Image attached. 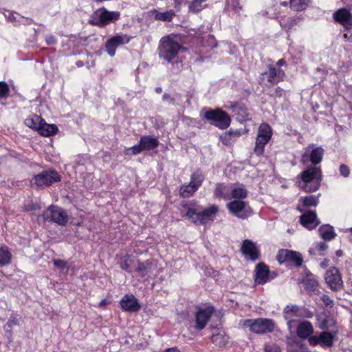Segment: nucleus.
Returning <instances> with one entry per match:
<instances>
[{
	"instance_id": "8",
	"label": "nucleus",
	"mask_w": 352,
	"mask_h": 352,
	"mask_svg": "<svg viewBox=\"0 0 352 352\" xmlns=\"http://www.w3.org/2000/svg\"><path fill=\"white\" fill-rule=\"evenodd\" d=\"M229 212L237 218L245 219L252 214V210L248 204L243 200H232L227 204Z\"/></svg>"
},
{
	"instance_id": "35",
	"label": "nucleus",
	"mask_w": 352,
	"mask_h": 352,
	"mask_svg": "<svg viewBox=\"0 0 352 352\" xmlns=\"http://www.w3.org/2000/svg\"><path fill=\"white\" fill-rule=\"evenodd\" d=\"M12 254L7 248H0V266L9 264L11 261Z\"/></svg>"
},
{
	"instance_id": "36",
	"label": "nucleus",
	"mask_w": 352,
	"mask_h": 352,
	"mask_svg": "<svg viewBox=\"0 0 352 352\" xmlns=\"http://www.w3.org/2000/svg\"><path fill=\"white\" fill-rule=\"evenodd\" d=\"M309 0H289L290 7L296 11H301L306 8Z\"/></svg>"
},
{
	"instance_id": "57",
	"label": "nucleus",
	"mask_w": 352,
	"mask_h": 352,
	"mask_svg": "<svg viewBox=\"0 0 352 352\" xmlns=\"http://www.w3.org/2000/svg\"><path fill=\"white\" fill-rule=\"evenodd\" d=\"M328 261L327 260H325L324 261H322L321 263H320V266L322 267V268H325L327 265H328Z\"/></svg>"
},
{
	"instance_id": "56",
	"label": "nucleus",
	"mask_w": 352,
	"mask_h": 352,
	"mask_svg": "<svg viewBox=\"0 0 352 352\" xmlns=\"http://www.w3.org/2000/svg\"><path fill=\"white\" fill-rule=\"evenodd\" d=\"M285 64V61L283 58L278 60L277 62V65H278V66H282V65H284Z\"/></svg>"
},
{
	"instance_id": "26",
	"label": "nucleus",
	"mask_w": 352,
	"mask_h": 352,
	"mask_svg": "<svg viewBox=\"0 0 352 352\" xmlns=\"http://www.w3.org/2000/svg\"><path fill=\"white\" fill-rule=\"evenodd\" d=\"M211 340L215 345L223 346L227 344L228 337L223 331L214 329L211 336Z\"/></svg>"
},
{
	"instance_id": "32",
	"label": "nucleus",
	"mask_w": 352,
	"mask_h": 352,
	"mask_svg": "<svg viewBox=\"0 0 352 352\" xmlns=\"http://www.w3.org/2000/svg\"><path fill=\"white\" fill-rule=\"evenodd\" d=\"M270 139L256 137L254 152L258 155H261L264 152L265 145L270 141Z\"/></svg>"
},
{
	"instance_id": "44",
	"label": "nucleus",
	"mask_w": 352,
	"mask_h": 352,
	"mask_svg": "<svg viewBox=\"0 0 352 352\" xmlns=\"http://www.w3.org/2000/svg\"><path fill=\"white\" fill-rule=\"evenodd\" d=\"M143 151H144V150L143 149V147L140 142L138 144L134 145L133 146L127 148L126 153L131 154V155H138Z\"/></svg>"
},
{
	"instance_id": "4",
	"label": "nucleus",
	"mask_w": 352,
	"mask_h": 352,
	"mask_svg": "<svg viewBox=\"0 0 352 352\" xmlns=\"http://www.w3.org/2000/svg\"><path fill=\"white\" fill-rule=\"evenodd\" d=\"M239 324L243 327H249L252 332L258 334L270 333L274 329V321L267 318L243 320Z\"/></svg>"
},
{
	"instance_id": "29",
	"label": "nucleus",
	"mask_w": 352,
	"mask_h": 352,
	"mask_svg": "<svg viewBox=\"0 0 352 352\" xmlns=\"http://www.w3.org/2000/svg\"><path fill=\"white\" fill-rule=\"evenodd\" d=\"M320 236L326 241H330L336 236V233L333 231V227L326 225L322 226L319 228Z\"/></svg>"
},
{
	"instance_id": "24",
	"label": "nucleus",
	"mask_w": 352,
	"mask_h": 352,
	"mask_svg": "<svg viewBox=\"0 0 352 352\" xmlns=\"http://www.w3.org/2000/svg\"><path fill=\"white\" fill-rule=\"evenodd\" d=\"M300 316V309L296 305H287L284 309V317L289 327Z\"/></svg>"
},
{
	"instance_id": "13",
	"label": "nucleus",
	"mask_w": 352,
	"mask_h": 352,
	"mask_svg": "<svg viewBox=\"0 0 352 352\" xmlns=\"http://www.w3.org/2000/svg\"><path fill=\"white\" fill-rule=\"evenodd\" d=\"M276 276V274L270 272L268 266L263 263H260L256 266L254 276V283L256 285H263L274 279Z\"/></svg>"
},
{
	"instance_id": "62",
	"label": "nucleus",
	"mask_w": 352,
	"mask_h": 352,
	"mask_svg": "<svg viewBox=\"0 0 352 352\" xmlns=\"http://www.w3.org/2000/svg\"><path fill=\"white\" fill-rule=\"evenodd\" d=\"M156 91H157V92H160V91H161V89H160V88H157V89H156Z\"/></svg>"
},
{
	"instance_id": "30",
	"label": "nucleus",
	"mask_w": 352,
	"mask_h": 352,
	"mask_svg": "<svg viewBox=\"0 0 352 352\" xmlns=\"http://www.w3.org/2000/svg\"><path fill=\"white\" fill-rule=\"evenodd\" d=\"M206 1V0H192L188 5L189 12L199 13L206 8V6L204 5V3Z\"/></svg>"
},
{
	"instance_id": "1",
	"label": "nucleus",
	"mask_w": 352,
	"mask_h": 352,
	"mask_svg": "<svg viewBox=\"0 0 352 352\" xmlns=\"http://www.w3.org/2000/svg\"><path fill=\"white\" fill-rule=\"evenodd\" d=\"M319 327L323 331L320 332L318 336L314 335L309 337V344L312 346L320 345L322 347L332 346L335 337L338 333L335 320L333 318H327L320 322Z\"/></svg>"
},
{
	"instance_id": "31",
	"label": "nucleus",
	"mask_w": 352,
	"mask_h": 352,
	"mask_svg": "<svg viewBox=\"0 0 352 352\" xmlns=\"http://www.w3.org/2000/svg\"><path fill=\"white\" fill-rule=\"evenodd\" d=\"M42 121L43 120L41 117L36 115H33L25 120V124L27 126L38 131Z\"/></svg>"
},
{
	"instance_id": "15",
	"label": "nucleus",
	"mask_w": 352,
	"mask_h": 352,
	"mask_svg": "<svg viewBox=\"0 0 352 352\" xmlns=\"http://www.w3.org/2000/svg\"><path fill=\"white\" fill-rule=\"evenodd\" d=\"M213 312L214 309L212 307L199 309L195 316L194 324L191 327L197 331L202 330L206 327Z\"/></svg>"
},
{
	"instance_id": "33",
	"label": "nucleus",
	"mask_w": 352,
	"mask_h": 352,
	"mask_svg": "<svg viewBox=\"0 0 352 352\" xmlns=\"http://www.w3.org/2000/svg\"><path fill=\"white\" fill-rule=\"evenodd\" d=\"M151 263L149 261H146L145 263L138 262L135 271L139 273L140 276L144 277L151 271Z\"/></svg>"
},
{
	"instance_id": "49",
	"label": "nucleus",
	"mask_w": 352,
	"mask_h": 352,
	"mask_svg": "<svg viewBox=\"0 0 352 352\" xmlns=\"http://www.w3.org/2000/svg\"><path fill=\"white\" fill-rule=\"evenodd\" d=\"M340 173L344 177H347L349 175L350 170L348 166L344 164H341L340 166Z\"/></svg>"
},
{
	"instance_id": "19",
	"label": "nucleus",
	"mask_w": 352,
	"mask_h": 352,
	"mask_svg": "<svg viewBox=\"0 0 352 352\" xmlns=\"http://www.w3.org/2000/svg\"><path fill=\"white\" fill-rule=\"evenodd\" d=\"M122 308L126 311L136 312L140 309L138 299L133 295H125L120 300Z\"/></svg>"
},
{
	"instance_id": "54",
	"label": "nucleus",
	"mask_w": 352,
	"mask_h": 352,
	"mask_svg": "<svg viewBox=\"0 0 352 352\" xmlns=\"http://www.w3.org/2000/svg\"><path fill=\"white\" fill-rule=\"evenodd\" d=\"M121 267L122 269L126 270V271H128L129 270V264L125 261L124 263H122L121 264Z\"/></svg>"
},
{
	"instance_id": "52",
	"label": "nucleus",
	"mask_w": 352,
	"mask_h": 352,
	"mask_svg": "<svg viewBox=\"0 0 352 352\" xmlns=\"http://www.w3.org/2000/svg\"><path fill=\"white\" fill-rule=\"evenodd\" d=\"M162 98L164 101H168L170 103H174V99L169 94H164Z\"/></svg>"
},
{
	"instance_id": "6",
	"label": "nucleus",
	"mask_w": 352,
	"mask_h": 352,
	"mask_svg": "<svg viewBox=\"0 0 352 352\" xmlns=\"http://www.w3.org/2000/svg\"><path fill=\"white\" fill-rule=\"evenodd\" d=\"M204 118L214 122V125L221 129L228 128L231 122L230 117L220 109H210L205 112Z\"/></svg>"
},
{
	"instance_id": "16",
	"label": "nucleus",
	"mask_w": 352,
	"mask_h": 352,
	"mask_svg": "<svg viewBox=\"0 0 352 352\" xmlns=\"http://www.w3.org/2000/svg\"><path fill=\"white\" fill-rule=\"evenodd\" d=\"M47 217L51 218V221L59 225L64 226L67 223L68 216L61 208L52 206L48 208L45 213Z\"/></svg>"
},
{
	"instance_id": "21",
	"label": "nucleus",
	"mask_w": 352,
	"mask_h": 352,
	"mask_svg": "<svg viewBox=\"0 0 352 352\" xmlns=\"http://www.w3.org/2000/svg\"><path fill=\"white\" fill-rule=\"evenodd\" d=\"M300 223L308 229H314L319 224L316 214L314 211H307L302 214Z\"/></svg>"
},
{
	"instance_id": "59",
	"label": "nucleus",
	"mask_w": 352,
	"mask_h": 352,
	"mask_svg": "<svg viewBox=\"0 0 352 352\" xmlns=\"http://www.w3.org/2000/svg\"><path fill=\"white\" fill-rule=\"evenodd\" d=\"M349 231L351 232V234L349 236L350 241H352V228L349 229Z\"/></svg>"
},
{
	"instance_id": "61",
	"label": "nucleus",
	"mask_w": 352,
	"mask_h": 352,
	"mask_svg": "<svg viewBox=\"0 0 352 352\" xmlns=\"http://www.w3.org/2000/svg\"><path fill=\"white\" fill-rule=\"evenodd\" d=\"M296 19H293V21H294V23H291L289 26H292V25H293L294 23H296Z\"/></svg>"
},
{
	"instance_id": "63",
	"label": "nucleus",
	"mask_w": 352,
	"mask_h": 352,
	"mask_svg": "<svg viewBox=\"0 0 352 352\" xmlns=\"http://www.w3.org/2000/svg\"><path fill=\"white\" fill-rule=\"evenodd\" d=\"M233 2H234L236 5H238V2L235 0H232Z\"/></svg>"
},
{
	"instance_id": "22",
	"label": "nucleus",
	"mask_w": 352,
	"mask_h": 352,
	"mask_svg": "<svg viewBox=\"0 0 352 352\" xmlns=\"http://www.w3.org/2000/svg\"><path fill=\"white\" fill-rule=\"evenodd\" d=\"M314 333V327L309 321H303L300 322L296 328V333L298 336L302 339H308L312 336Z\"/></svg>"
},
{
	"instance_id": "37",
	"label": "nucleus",
	"mask_w": 352,
	"mask_h": 352,
	"mask_svg": "<svg viewBox=\"0 0 352 352\" xmlns=\"http://www.w3.org/2000/svg\"><path fill=\"white\" fill-rule=\"evenodd\" d=\"M19 324V320L16 316H11L7 322L6 324L3 327L6 332L11 337L12 335V328L13 326Z\"/></svg>"
},
{
	"instance_id": "5",
	"label": "nucleus",
	"mask_w": 352,
	"mask_h": 352,
	"mask_svg": "<svg viewBox=\"0 0 352 352\" xmlns=\"http://www.w3.org/2000/svg\"><path fill=\"white\" fill-rule=\"evenodd\" d=\"M217 211L218 207L216 206H210L202 212H197L195 209L188 208L185 216L195 224L207 225L213 221L212 216Z\"/></svg>"
},
{
	"instance_id": "10",
	"label": "nucleus",
	"mask_w": 352,
	"mask_h": 352,
	"mask_svg": "<svg viewBox=\"0 0 352 352\" xmlns=\"http://www.w3.org/2000/svg\"><path fill=\"white\" fill-rule=\"evenodd\" d=\"M324 155V149L321 146H314L309 144L305 148V152L302 155L300 162L303 164L310 161L314 166L320 164Z\"/></svg>"
},
{
	"instance_id": "18",
	"label": "nucleus",
	"mask_w": 352,
	"mask_h": 352,
	"mask_svg": "<svg viewBox=\"0 0 352 352\" xmlns=\"http://www.w3.org/2000/svg\"><path fill=\"white\" fill-rule=\"evenodd\" d=\"M334 21L345 29L352 28V13L346 8H340L333 14Z\"/></svg>"
},
{
	"instance_id": "9",
	"label": "nucleus",
	"mask_w": 352,
	"mask_h": 352,
	"mask_svg": "<svg viewBox=\"0 0 352 352\" xmlns=\"http://www.w3.org/2000/svg\"><path fill=\"white\" fill-rule=\"evenodd\" d=\"M204 179V175L200 171H196L191 175L190 182L188 184H184L181 186L179 193L183 197L192 196L201 185Z\"/></svg>"
},
{
	"instance_id": "17",
	"label": "nucleus",
	"mask_w": 352,
	"mask_h": 352,
	"mask_svg": "<svg viewBox=\"0 0 352 352\" xmlns=\"http://www.w3.org/2000/svg\"><path fill=\"white\" fill-rule=\"evenodd\" d=\"M277 260L280 263L286 261L293 262L296 266H300L302 263V258L299 252L288 250H280L277 255Z\"/></svg>"
},
{
	"instance_id": "45",
	"label": "nucleus",
	"mask_w": 352,
	"mask_h": 352,
	"mask_svg": "<svg viewBox=\"0 0 352 352\" xmlns=\"http://www.w3.org/2000/svg\"><path fill=\"white\" fill-rule=\"evenodd\" d=\"M327 248V245L324 242H320L316 245L314 248H313L310 252H320L324 251Z\"/></svg>"
},
{
	"instance_id": "40",
	"label": "nucleus",
	"mask_w": 352,
	"mask_h": 352,
	"mask_svg": "<svg viewBox=\"0 0 352 352\" xmlns=\"http://www.w3.org/2000/svg\"><path fill=\"white\" fill-rule=\"evenodd\" d=\"M267 81L273 85L278 82L276 69L272 65L269 66Z\"/></svg>"
},
{
	"instance_id": "3",
	"label": "nucleus",
	"mask_w": 352,
	"mask_h": 352,
	"mask_svg": "<svg viewBox=\"0 0 352 352\" xmlns=\"http://www.w3.org/2000/svg\"><path fill=\"white\" fill-rule=\"evenodd\" d=\"M181 47L180 44L175 40V36H168L163 37L160 41L159 56L170 62L176 57Z\"/></svg>"
},
{
	"instance_id": "58",
	"label": "nucleus",
	"mask_w": 352,
	"mask_h": 352,
	"mask_svg": "<svg viewBox=\"0 0 352 352\" xmlns=\"http://www.w3.org/2000/svg\"><path fill=\"white\" fill-rule=\"evenodd\" d=\"M233 9L235 10V12H239V11L241 10V7L234 5Z\"/></svg>"
},
{
	"instance_id": "2",
	"label": "nucleus",
	"mask_w": 352,
	"mask_h": 352,
	"mask_svg": "<svg viewBox=\"0 0 352 352\" xmlns=\"http://www.w3.org/2000/svg\"><path fill=\"white\" fill-rule=\"evenodd\" d=\"M301 179L303 184L300 188L307 192L316 191L322 181L320 168L316 166L309 167L301 173Z\"/></svg>"
},
{
	"instance_id": "50",
	"label": "nucleus",
	"mask_w": 352,
	"mask_h": 352,
	"mask_svg": "<svg viewBox=\"0 0 352 352\" xmlns=\"http://www.w3.org/2000/svg\"><path fill=\"white\" fill-rule=\"evenodd\" d=\"M322 300L326 307H332L333 305V301L327 295H323L322 296Z\"/></svg>"
},
{
	"instance_id": "55",
	"label": "nucleus",
	"mask_w": 352,
	"mask_h": 352,
	"mask_svg": "<svg viewBox=\"0 0 352 352\" xmlns=\"http://www.w3.org/2000/svg\"><path fill=\"white\" fill-rule=\"evenodd\" d=\"M47 43L48 44H54L55 43V39L53 36H50L47 38Z\"/></svg>"
},
{
	"instance_id": "53",
	"label": "nucleus",
	"mask_w": 352,
	"mask_h": 352,
	"mask_svg": "<svg viewBox=\"0 0 352 352\" xmlns=\"http://www.w3.org/2000/svg\"><path fill=\"white\" fill-rule=\"evenodd\" d=\"M108 304V302L106 299L102 300L99 303V307L100 308H104Z\"/></svg>"
},
{
	"instance_id": "23",
	"label": "nucleus",
	"mask_w": 352,
	"mask_h": 352,
	"mask_svg": "<svg viewBox=\"0 0 352 352\" xmlns=\"http://www.w3.org/2000/svg\"><path fill=\"white\" fill-rule=\"evenodd\" d=\"M230 201L243 200L248 197V190L242 184H231Z\"/></svg>"
},
{
	"instance_id": "20",
	"label": "nucleus",
	"mask_w": 352,
	"mask_h": 352,
	"mask_svg": "<svg viewBox=\"0 0 352 352\" xmlns=\"http://www.w3.org/2000/svg\"><path fill=\"white\" fill-rule=\"evenodd\" d=\"M241 252L243 254L249 256L250 259L253 261L257 260L259 257V253L256 245L252 241L248 239L243 241Z\"/></svg>"
},
{
	"instance_id": "11",
	"label": "nucleus",
	"mask_w": 352,
	"mask_h": 352,
	"mask_svg": "<svg viewBox=\"0 0 352 352\" xmlns=\"http://www.w3.org/2000/svg\"><path fill=\"white\" fill-rule=\"evenodd\" d=\"M60 180V177L54 170H45L35 175L32 182L38 187L44 188Z\"/></svg>"
},
{
	"instance_id": "41",
	"label": "nucleus",
	"mask_w": 352,
	"mask_h": 352,
	"mask_svg": "<svg viewBox=\"0 0 352 352\" xmlns=\"http://www.w3.org/2000/svg\"><path fill=\"white\" fill-rule=\"evenodd\" d=\"M305 289L307 291L315 292L318 287V282L314 278H307L305 282Z\"/></svg>"
},
{
	"instance_id": "28",
	"label": "nucleus",
	"mask_w": 352,
	"mask_h": 352,
	"mask_svg": "<svg viewBox=\"0 0 352 352\" xmlns=\"http://www.w3.org/2000/svg\"><path fill=\"white\" fill-rule=\"evenodd\" d=\"M58 127L54 124H49L45 122H41L38 130V133L45 137L52 135L56 133Z\"/></svg>"
},
{
	"instance_id": "48",
	"label": "nucleus",
	"mask_w": 352,
	"mask_h": 352,
	"mask_svg": "<svg viewBox=\"0 0 352 352\" xmlns=\"http://www.w3.org/2000/svg\"><path fill=\"white\" fill-rule=\"evenodd\" d=\"M290 352H309V351L305 345L301 344L299 346H293V348L290 350Z\"/></svg>"
},
{
	"instance_id": "39",
	"label": "nucleus",
	"mask_w": 352,
	"mask_h": 352,
	"mask_svg": "<svg viewBox=\"0 0 352 352\" xmlns=\"http://www.w3.org/2000/svg\"><path fill=\"white\" fill-rule=\"evenodd\" d=\"M174 15V12L172 10H169L164 12L157 13L155 15V19L164 21H170L172 20Z\"/></svg>"
},
{
	"instance_id": "46",
	"label": "nucleus",
	"mask_w": 352,
	"mask_h": 352,
	"mask_svg": "<svg viewBox=\"0 0 352 352\" xmlns=\"http://www.w3.org/2000/svg\"><path fill=\"white\" fill-rule=\"evenodd\" d=\"M265 352H280L279 346L274 344H268L265 345Z\"/></svg>"
},
{
	"instance_id": "25",
	"label": "nucleus",
	"mask_w": 352,
	"mask_h": 352,
	"mask_svg": "<svg viewBox=\"0 0 352 352\" xmlns=\"http://www.w3.org/2000/svg\"><path fill=\"white\" fill-rule=\"evenodd\" d=\"M231 184H218L214 192V196L225 200H230Z\"/></svg>"
},
{
	"instance_id": "7",
	"label": "nucleus",
	"mask_w": 352,
	"mask_h": 352,
	"mask_svg": "<svg viewBox=\"0 0 352 352\" xmlns=\"http://www.w3.org/2000/svg\"><path fill=\"white\" fill-rule=\"evenodd\" d=\"M120 15L119 12L109 11L104 8H100L94 12V19L91 21L95 25L104 27L118 20Z\"/></svg>"
},
{
	"instance_id": "60",
	"label": "nucleus",
	"mask_w": 352,
	"mask_h": 352,
	"mask_svg": "<svg viewBox=\"0 0 352 352\" xmlns=\"http://www.w3.org/2000/svg\"><path fill=\"white\" fill-rule=\"evenodd\" d=\"M280 5L283 6H286L287 5V3L286 1H283L280 3Z\"/></svg>"
},
{
	"instance_id": "42",
	"label": "nucleus",
	"mask_w": 352,
	"mask_h": 352,
	"mask_svg": "<svg viewBox=\"0 0 352 352\" xmlns=\"http://www.w3.org/2000/svg\"><path fill=\"white\" fill-rule=\"evenodd\" d=\"M241 135V131L240 130L236 131H229L228 133H225L223 137L224 142H228L230 140H232L233 138L239 137Z\"/></svg>"
},
{
	"instance_id": "51",
	"label": "nucleus",
	"mask_w": 352,
	"mask_h": 352,
	"mask_svg": "<svg viewBox=\"0 0 352 352\" xmlns=\"http://www.w3.org/2000/svg\"><path fill=\"white\" fill-rule=\"evenodd\" d=\"M277 72V78L278 79V82L283 80L284 76H285V72L282 69H276Z\"/></svg>"
},
{
	"instance_id": "43",
	"label": "nucleus",
	"mask_w": 352,
	"mask_h": 352,
	"mask_svg": "<svg viewBox=\"0 0 352 352\" xmlns=\"http://www.w3.org/2000/svg\"><path fill=\"white\" fill-rule=\"evenodd\" d=\"M10 92L8 85L4 81H0V99L6 98Z\"/></svg>"
},
{
	"instance_id": "47",
	"label": "nucleus",
	"mask_w": 352,
	"mask_h": 352,
	"mask_svg": "<svg viewBox=\"0 0 352 352\" xmlns=\"http://www.w3.org/2000/svg\"><path fill=\"white\" fill-rule=\"evenodd\" d=\"M53 263L56 267L60 270H63L67 266V262L60 259H54Z\"/></svg>"
},
{
	"instance_id": "14",
	"label": "nucleus",
	"mask_w": 352,
	"mask_h": 352,
	"mask_svg": "<svg viewBox=\"0 0 352 352\" xmlns=\"http://www.w3.org/2000/svg\"><path fill=\"white\" fill-rule=\"evenodd\" d=\"M325 282L333 291H339L343 287V281L338 270L335 267L329 269L324 276Z\"/></svg>"
},
{
	"instance_id": "38",
	"label": "nucleus",
	"mask_w": 352,
	"mask_h": 352,
	"mask_svg": "<svg viewBox=\"0 0 352 352\" xmlns=\"http://www.w3.org/2000/svg\"><path fill=\"white\" fill-rule=\"evenodd\" d=\"M300 201L305 206H316L318 204V197L313 195L306 196L300 198Z\"/></svg>"
},
{
	"instance_id": "27",
	"label": "nucleus",
	"mask_w": 352,
	"mask_h": 352,
	"mask_svg": "<svg viewBox=\"0 0 352 352\" xmlns=\"http://www.w3.org/2000/svg\"><path fill=\"white\" fill-rule=\"evenodd\" d=\"M140 142L144 151L155 148L159 145V141L151 135L142 137Z\"/></svg>"
},
{
	"instance_id": "34",
	"label": "nucleus",
	"mask_w": 352,
	"mask_h": 352,
	"mask_svg": "<svg viewBox=\"0 0 352 352\" xmlns=\"http://www.w3.org/2000/svg\"><path fill=\"white\" fill-rule=\"evenodd\" d=\"M257 137L267 138V139H271L272 138V129L271 127L265 123H263L260 125Z\"/></svg>"
},
{
	"instance_id": "12",
	"label": "nucleus",
	"mask_w": 352,
	"mask_h": 352,
	"mask_svg": "<svg viewBox=\"0 0 352 352\" xmlns=\"http://www.w3.org/2000/svg\"><path fill=\"white\" fill-rule=\"evenodd\" d=\"M131 37L126 34H116L109 39L105 43V50L107 54L113 57L116 54V48L130 42Z\"/></svg>"
}]
</instances>
